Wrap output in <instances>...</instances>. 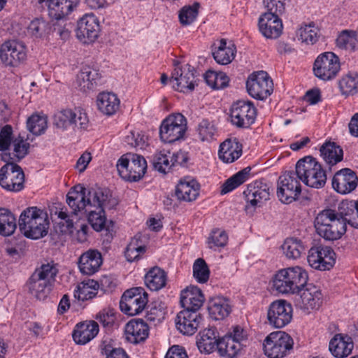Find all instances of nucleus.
<instances>
[{
  "mask_svg": "<svg viewBox=\"0 0 358 358\" xmlns=\"http://www.w3.org/2000/svg\"><path fill=\"white\" fill-rule=\"evenodd\" d=\"M307 259L309 265L315 269L329 270L336 263V253L329 246L317 245L309 250Z\"/></svg>",
  "mask_w": 358,
  "mask_h": 358,
  "instance_id": "nucleus-15",
  "label": "nucleus"
},
{
  "mask_svg": "<svg viewBox=\"0 0 358 358\" xmlns=\"http://www.w3.org/2000/svg\"><path fill=\"white\" fill-rule=\"evenodd\" d=\"M187 129V119L181 113L169 115L162 122L159 136L164 143H172L185 136Z\"/></svg>",
  "mask_w": 358,
  "mask_h": 358,
  "instance_id": "nucleus-9",
  "label": "nucleus"
},
{
  "mask_svg": "<svg viewBox=\"0 0 358 358\" xmlns=\"http://www.w3.org/2000/svg\"><path fill=\"white\" fill-rule=\"evenodd\" d=\"M99 283L94 280H88L78 284L74 291V297L80 301H86L96 296Z\"/></svg>",
  "mask_w": 358,
  "mask_h": 358,
  "instance_id": "nucleus-44",
  "label": "nucleus"
},
{
  "mask_svg": "<svg viewBox=\"0 0 358 358\" xmlns=\"http://www.w3.org/2000/svg\"><path fill=\"white\" fill-rule=\"evenodd\" d=\"M292 306L285 300L272 302L268 308L267 319L270 325L275 328H282L292 319Z\"/></svg>",
  "mask_w": 358,
  "mask_h": 358,
  "instance_id": "nucleus-14",
  "label": "nucleus"
},
{
  "mask_svg": "<svg viewBox=\"0 0 358 358\" xmlns=\"http://www.w3.org/2000/svg\"><path fill=\"white\" fill-rule=\"evenodd\" d=\"M24 173L19 165H14L8 173L6 166L0 169V186L8 192H17L24 187Z\"/></svg>",
  "mask_w": 358,
  "mask_h": 358,
  "instance_id": "nucleus-18",
  "label": "nucleus"
},
{
  "mask_svg": "<svg viewBox=\"0 0 358 358\" xmlns=\"http://www.w3.org/2000/svg\"><path fill=\"white\" fill-rule=\"evenodd\" d=\"M357 184L358 178L356 173L349 168L336 171L331 181L333 189L341 194L352 192L356 189Z\"/></svg>",
  "mask_w": 358,
  "mask_h": 358,
  "instance_id": "nucleus-21",
  "label": "nucleus"
},
{
  "mask_svg": "<svg viewBox=\"0 0 358 358\" xmlns=\"http://www.w3.org/2000/svg\"><path fill=\"white\" fill-rule=\"evenodd\" d=\"M292 337L284 331L271 333L263 343L264 354L269 358H282L293 348Z\"/></svg>",
  "mask_w": 358,
  "mask_h": 358,
  "instance_id": "nucleus-8",
  "label": "nucleus"
},
{
  "mask_svg": "<svg viewBox=\"0 0 358 358\" xmlns=\"http://www.w3.org/2000/svg\"><path fill=\"white\" fill-rule=\"evenodd\" d=\"M296 173L299 178L308 187L320 189L326 184V171L312 156H306L297 162Z\"/></svg>",
  "mask_w": 358,
  "mask_h": 358,
  "instance_id": "nucleus-5",
  "label": "nucleus"
},
{
  "mask_svg": "<svg viewBox=\"0 0 358 358\" xmlns=\"http://www.w3.org/2000/svg\"><path fill=\"white\" fill-rule=\"evenodd\" d=\"M147 137L143 134L137 133L136 134L134 131H131L129 135L125 138V142L130 145L131 147L139 148L143 149L146 145Z\"/></svg>",
  "mask_w": 358,
  "mask_h": 358,
  "instance_id": "nucleus-64",
  "label": "nucleus"
},
{
  "mask_svg": "<svg viewBox=\"0 0 358 358\" xmlns=\"http://www.w3.org/2000/svg\"><path fill=\"white\" fill-rule=\"evenodd\" d=\"M145 283L150 290L158 291L166 285V273L159 267H154L146 273Z\"/></svg>",
  "mask_w": 358,
  "mask_h": 358,
  "instance_id": "nucleus-40",
  "label": "nucleus"
},
{
  "mask_svg": "<svg viewBox=\"0 0 358 358\" xmlns=\"http://www.w3.org/2000/svg\"><path fill=\"white\" fill-rule=\"evenodd\" d=\"M231 123L239 128H248L254 123L256 108L251 101H238L230 110Z\"/></svg>",
  "mask_w": 358,
  "mask_h": 358,
  "instance_id": "nucleus-16",
  "label": "nucleus"
},
{
  "mask_svg": "<svg viewBox=\"0 0 358 358\" xmlns=\"http://www.w3.org/2000/svg\"><path fill=\"white\" fill-rule=\"evenodd\" d=\"M205 298L201 290L196 286H189L181 292L180 303L183 310L198 313Z\"/></svg>",
  "mask_w": 358,
  "mask_h": 358,
  "instance_id": "nucleus-26",
  "label": "nucleus"
},
{
  "mask_svg": "<svg viewBox=\"0 0 358 358\" xmlns=\"http://www.w3.org/2000/svg\"><path fill=\"white\" fill-rule=\"evenodd\" d=\"M99 30L96 17L93 14H86L78 22L76 36L84 43H89L98 37Z\"/></svg>",
  "mask_w": 358,
  "mask_h": 358,
  "instance_id": "nucleus-20",
  "label": "nucleus"
},
{
  "mask_svg": "<svg viewBox=\"0 0 358 358\" xmlns=\"http://www.w3.org/2000/svg\"><path fill=\"white\" fill-rule=\"evenodd\" d=\"M314 227L317 234L327 241L338 240L346 232L343 217L331 208L324 209L317 215Z\"/></svg>",
  "mask_w": 358,
  "mask_h": 358,
  "instance_id": "nucleus-4",
  "label": "nucleus"
},
{
  "mask_svg": "<svg viewBox=\"0 0 358 358\" xmlns=\"http://www.w3.org/2000/svg\"><path fill=\"white\" fill-rule=\"evenodd\" d=\"M320 155L324 161L331 167L343 159V150L334 142H326L320 148Z\"/></svg>",
  "mask_w": 358,
  "mask_h": 358,
  "instance_id": "nucleus-36",
  "label": "nucleus"
},
{
  "mask_svg": "<svg viewBox=\"0 0 358 358\" xmlns=\"http://www.w3.org/2000/svg\"><path fill=\"white\" fill-rule=\"evenodd\" d=\"M336 46L340 49L355 51L358 49V34L352 30H343L338 36Z\"/></svg>",
  "mask_w": 358,
  "mask_h": 358,
  "instance_id": "nucleus-45",
  "label": "nucleus"
},
{
  "mask_svg": "<svg viewBox=\"0 0 358 358\" xmlns=\"http://www.w3.org/2000/svg\"><path fill=\"white\" fill-rule=\"evenodd\" d=\"M301 180L296 170L285 172L278 179L277 196L284 203H290L297 199L301 192Z\"/></svg>",
  "mask_w": 358,
  "mask_h": 358,
  "instance_id": "nucleus-10",
  "label": "nucleus"
},
{
  "mask_svg": "<svg viewBox=\"0 0 358 358\" xmlns=\"http://www.w3.org/2000/svg\"><path fill=\"white\" fill-rule=\"evenodd\" d=\"M301 292L296 300L297 306L307 312L318 309L322 303V294L321 290L313 285H307Z\"/></svg>",
  "mask_w": 358,
  "mask_h": 358,
  "instance_id": "nucleus-23",
  "label": "nucleus"
},
{
  "mask_svg": "<svg viewBox=\"0 0 358 358\" xmlns=\"http://www.w3.org/2000/svg\"><path fill=\"white\" fill-rule=\"evenodd\" d=\"M57 273L54 264H43L32 273L28 282L29 292L38 300L45 299Z\"/></svg>",
  "mask_w": 358,
  "mask_h": 358,
  "instance_id": "nucleus-6",
  "label": "nucleus"
},
{
  "mask_svg": "<svg viewBox=\"0 0 358 358\" xmlns=\"http://www.w3.org/2000/svg\"><path fill=\"white\" fill-rule=\"evenodd\" d=\"M148 301V294L144 289L134 287L124 292L120 308L127 315H136L143 311Z\"/></svg>",
  "mask_w": 358,
  "mask_h": 358,
  "instance_id": "nucleus-12",
  "label": "nucleus"
},
{
  "mask_svg": "<svg viewBox=\"0 0 358 358\" xmlns=\"http://www.w3.org/2000/svg\"><path fill=\"white\" fill-rule=\"evenodd\" d=\"M284 255L290 259H297L306 250L303 242L296 238H287L282 245Z\"/></svg>",
  "mask_w": 358,
  "mask_h": 358,
  "instance_id": "nucleus-43",
  "label": "nucleus"
},
{
  "mask_svg": "<svg viewBox=\"0 0 358 358\" xmlns=\"http://www.w3.org/2000/svg\"><path fill=\"white\" fill-rule=\"evenodd\" d=\"M117 169L124 180L136 182L144 176L147 169V162L140 155L127 153L118 160Z\"/></svg>",
  "mask_w": 358,
  "mask_h": 358,
  "instance_id": "nucleus-7",
  "label": "nucleus"
},
{
  "mask_svg": "<svg viewBox=\"0 0 358 358\" xmlns=\"http://www.w3.org/2000/svg\"><path fill=\"white\" fill-rule=\"evenodd\" d=\"M99 332V325L95 321L80 322L76 326L73 338L77 344L85 345L94 338Z\"/></svg>",
  "mask_w": 358,
  "mask_h": 358,
  "instance_id": "nucleus-30",
  "label": "nucleus"
},
{
  "mask_svg": "<svg viewBox=\"0 0 358 358\" xmlns=\"http://www.w3.org/2000/svg\"><path fill=\"white\" fill-rule=\"evenodd\" d=\"M249 94L259 100L266 99L273 90V83L268 74L264 71L253 73L246 82Z\"/></svg>",
  "mask_w": 358,
  "mask_h": 358,
  "instance_id": "nucleus-13",
  "label": "nucleus"
},
{
  "mask_svg": "<svg viewBox=\"0 0 358 358\" xmlns=\"http://www.w3.org/2000/svg\"><path fill=\"white\" fill-rule=\"evenodd\" d=\"M17 227L16 218L8 209L0 208V235H12Z\"/></svg>",
  "mask_w": 358,
  "mask_h": 358,
  "instance_id": "nucleus-47",
  "label": "nucleus"
},
{
  "mask_svg": "<svg viewBox=\"0 0 358 358\" xmlns=\"http://www.w3.org/2000/svg\"><path fill=\"white\" fill-rule=\"evenodd\" d=\"M283 25L280 17L264 13L259 19L260 32L267 38H276L282 34Z\"/></svg>",
  "mask_w": 358,
  "mask_h": 358,
  "instance_id": "nucleus-27",
  "label": "nucleus"
},
{
  "mask_svg": "<svg viewBox=\"0 0 358 358\" xmlns=\"http://www.w3.org/2000/svg\"><path fill=\"white\" fill-rule=\"evenodd\" d=\"M102 264V257L97 250H89L79 258L78 267L80 272L85 275H92L98 271Z\"/></svg>",
  "mask_w": 358,
  "mask_h": 358,
  "instance_id": "nucleus-29",
  "label": "nucleus"
},
{
  "mask_svg": "<svg viewBox=\"0 0 358 358\" xmlns=\"http://www.w3.org/2000/svg\"><path fill=\"white\" fill-rule=\"evenodd\" d=\"M338 213L343 217L345 225L358 229V200H345L338 206Z\"/></svg>",
  "mask_w": 358,
  "mask_h": 358,
  "instance_id": "nucleus-34",
  "label": "nucleus"
},
{
  "mask_svg": "<svg viewBox=\"0 0 358 358\" xmlns=\"http://www.w3.org/2000/svg\"><path fill=\"white\" fill-rule=\"evenodd\" d=\"M228 242V236L224 231L219 229H213L207 241L208 248L215 250V248H224Z\"/></svg>",
  "mask_w": 358,
  "mask_h": 358,
  "instance_id": "nucleus-56",
  "label": "nucleus"
},
{
  "mask_svg": "<svg viewBox=\"0 0 358 358\" xmlns=\"http://www.w3.org/2000/svg\"><path fill=\"white\" fill-rule=\"evenodd\" d=\"M271 186L265 180L260 179L248 185L243 195L252 207H260L270 198Z\"/></svg>",
  "mask_w": 358,
  "mask_h": 358,
  "instance_id": "nucleus-19",
  "label": "nucleus"
},
{
  "mask_svg": "<svg viewBox=\"0 0 358 358\" xmlns=\"http://www.w3.org/2000/svg\"><path fill=\"white\" fill-rule=\"evenodd\" d=\"M297 36L299 40L308 45L315 44L319 38L316 28L311 26V24L301 27L297 31Z\"/></svg>",
  "mask_w": 358,
  "mask_h": 358,
  "instance_id": "nucleus-57",
  "label": "nucleus"
},
{
  "mask_svg": "<svg viewBox=\"0 0 358 358\" xmlns=\"http://www.w3.org/2000/svg\"><path fill=\"white\" fill-rule=\"evenodd\" d=\"M210 270L206 262L201 258L197 259L193 265V276L199 283H205L209 279Z\"/></svg>",
  "mask_w": 358,
  "mask_h": 358,
  "instance_id": "nucleus-53",
  "label": "nucleus"
},
{
  "mask_svg": "<svg viewBox=\"0 0 358 358\" xmlns=\"http://www.w3.org/2000/svg\"><path fill=\"white\" fill-rule=\"evenodd\" d=\"M203 320V317L199 313L182 310L177 315L176 326L182 334L192 336L197 331Z\"/></svg>",
  "mask_w": 358,
  "mask_h": 358,
  "instance_id": "nucleus-24",
  "label": "nucleus"
},
{
  "mask_svg": "<svg viewBox=\"0 0 358 358\" xmlns=\"http://www.w3.org/2000/svg\"><path fill=\"white\" fill-rule=\"evenodd\" d=\"M76 113L72 109H64L58 111L54 115V124L62 129H67L69 127L73 129Z\"/></svg>",
  "mask_w": 358,
  "mask_h": 358,
  "instance_id": "nucleus-50",
  "label": "nucleus"
},
{
  "mask_svg": "<svg viewBox=\"0 0 358 358\" xmlns=\"http://www.w3.org/2000/svg\"><path fill=\"white\" fill-rule=\"evenodd\" d=\"M20 231L27 238L39 239L48 234L50 226L48 213L36 207H28L18 220Z\"/></svg>",
  "mask_w": 358,
  "mask_h": 358,
  "instance_id": "nucleus-2",
  "label": "nucleus"
},
{
  "mask_svg": "<svg viewBox=\"0 0 358 358\" xmlns=\"http://www.w3.org/2000/svg\"><path fill=\"white\" fill-rule=\"evenodd\" d=\"M12 145L13 146V153L16 161H20L29 153L30 144L26 142L24 138L21 136L20 134L13 139Z\"/></svg>",
  "mask_w": 358,
  "mask_h": 358,
  "instance_id": "nucleus-58",
  "label": "nucleus"
},
{
  "mask_svg": "<svg viewBox=\"0 0 358 358\" xmlns=\"http://www.w3.org/2000/svg\"><path fill=\"white\" fill-rule=\"evenodd\" d=\"M208 310L211 318L219 320L227 317L231 313V308L227 300L217 297L211 299L208 301Z\"/></svg>",
  "mask_w": 358,
  "mask_h": 358,
  "instance_id": "nucleus-39",
  "label": "nucleus"
},
{
  "mask_svg": "<svg viewBox=\"0 0 358 358\" xmlns=\"http://www.w3.org/2000/svg\"><path fill=\"white\" fill-rule=\"evenodd\" d=\"M219 157L225 163H232L242 155V145L236 139H227L220 145Z\"/></svg>",
  "mask_w": 358,
  "mask_h": 358,
  "instance_id": "nucleus-33",
  "label": "nucleus"
},
{
  "mask_svg": "<svg viewBox=\"0 0 358 358\" xmlns=\"http://www.w3.org/2000/svg\"><path fill=\"white\" fill-rule=\"evenodd\" d=\"M340 69V59L332 52H325L320 54L317 56L313 64L315 76L324 81L334 78Z\"/></svg>",
  "mask_w": 358,
  "mask_h": 358,
  "instance_id": "nucleus-11",
  "label": "nucleus"
},
{
  "mask_svg": "<svg viewBox=\"0 0 358 358\" xmlns=\"http://www.w3.org/2000/svg\"><path fill=\"white\" fill-rule=\"evenodd\" d=\"M66 203L73 215L85 210L87 206L115 208L118 204L117 199L112 196L109 189L97 186L87 189L80 185L70 189L66 195Z\"/></svg>",
  "mask_w": 358,
  "mask_h": 358,
  "instance_id": "nucleus-1",
  "label": "nucleus"
},
{
  "mask_svg": "<svg viewBox=\"0 0 358 358\" xmlns=\"http://www.w3.org/2000/svg\"><path fill=\"white\" fill-rule=\"evenodd\" d=\"M285 1L286 0H264V3L267 9L265 13H271L279 17L285 11Z\"/></svg>",
  "mask_w": 358,
  "mask_h": 358,
  "instance_id": "nucleus-60",
  "label": "nucleus"
},
{
  "mask_svg": "<svg viewBox=\"0 0 358 358\" xmlns=\"http://www.w3.org/2000/svg\"><path fill=\"white\" fill-rule=\"evenodd\" d=\"M50 29L48 24L42 19L32 20L29 26V30L36 37H42Z\"/></svg>",
  "mask_w": 358,
  "mask_h": 358,
  "instance_id": "nucleus-62",
  "label": "nucleus"
},
{
  "mask_svg": "<svg viewBox=\"0 0 358 358\" xmlns=\"http://www.w3.org/2000/svg\"><path fill=\"white\" fill-rule=\"evenodd\" d=\"M199 3L195 2L192 6H185L179 12V20L182 25H189L196 18Z\"/></svg>",
  "mask_w": 358,
  "mask_h": 358,
  "instance_id": "nucleus-54",
  "label": "nucleus"
},
{
  "mask_svg": "<svg viewBox=\"0 0 358 358\" xmlns=\"http://www.w3.org/2000/svg\"><path fill=\"white\" fill-rule=\"evenodd\" d=\"M341 94L345 96L354 95L358 92V73H349L343 76L338 82Z\"/></svg>",
  "mask_w": 358,
  "mask_h": 358,
  "instance_id": "nucleus-48",
  "label": "nucleus"
},
{
  "mask_svg": "<svg viewBox=\"0 0 358 358\" xmlns=\"http://www.w3.org/2000/svg\"><path fill=\"white\" fill-rule=\"evenodd\" d=\"M170 156L162 152L156 153L152 159V165L155 170L166 173L172 166Z\"/></svg>",
  "mask_w": 358,
  "mask_h": 358,
  "instance_id": "nucleus-59",
  "label": "nucleus"
},
{
  "mask_svg": "<svg viewBox=\"0 0 358 358\" xmlns=\"http://www.w3.org/2000/svg\"><path fill=\"white\" fill-rule=\"evenodd\" d=\"M98 209V212L90 210L88 212V221L91 224L93 229L97 231H101L105 228L106 218L105 216L104 209L110 208L106 206H95Z\"/></svg>",
  "mask_w": 358,
  "mask_h": 358,
  "instance_id": "nucleus-52",
  "label": "nucleus"
},
{
  "mask_svg": "<svg viewBox=\"0 0 358 358\" xmlns=\"http://www.w3.org/2000/svg\"><path fill=\"white\" fill-rule=\"evenodd\" d=\"M141 236L136 234L128 244L124 255L128 262H132L140 259L141 254L145 252V246L142 245Z\"/></svg>",
  "mask_w": 358,
  "mask_h": 358,
  "instance_id": "nucleus-49",
  "label": "nucleus"
},
{
  "mask_svg": "<svg viewBox=\"0 0 358 358\" xmlns=\"http://www.w3.org/2000/svg\"><path fill=\"white\" fill-rule=\"evenodd\" d=\"M250 166H247L228 178L222 185V194H225L246 182L251 176Z\"/></svg>",
  "mask_w": 358,
  "mask_h": 358,
  "instance_id": "nucleus-41",
  "label": "nucleus"
},
{
  "mask_svg": "<svg viewBox=\"0 0 358 358\" xmlns=\"http://www.w3.org/2000/svg\"><path fill=\"white\" fill-rule=\"evenodd\" d=\"M196 131L201 141L210 142L214 139L217 128L213 122L203 119L198 124Z\"/></svg>",
  "mask_w": 358,
  "mask_h": 358,
  "instance_id": "nucleus-51",
  "label": "nucleus"
},
{
  "mask_svg": "<svg viewBox=\"0 0 358 358\" xmlns=\"http://www.w3.org/2000/svg\"><path fill=\"white\" fill-rule=\"evenodd\" d=\"M27 127L33 134L36 136L41 135L47 129L46 118L38 115H33L28 118Z\"/></svg>",
  "mask_w": 358,
  "mask_h": 358,
  "instance_id": "nucleus-55",
  "label": "nucleus"
},
{
  "mask_svg": "<svg viewBox=\"0 0 358 358\" xmlns=\"http://www.w3.org/2000/svg\"><path fill=\"white\" fill-rule=\"evenodd\" d=\"M148 326L143 320H132L125 326L127 339L134 344L144 341L148 336Z\"/></svg>",
  "mask_w": 358,
  "mask_h": 358,
  "instance_id": "nucleus-31",
  "label": "nucleus"
},
{
  "mask_svg": "<svg viewBox=\"0 0 358 358\" xmlns=\"http://www.w3.org/2000/svg\"><path fill=\"white\" fill-rule=\"evenodd\" d=\"M76 84L83 92L94 91L101 85V75L97 69L90 66H84L77 75Z\"/></svg>",
  "mask_w": 358,
  "mask_h": 358,
  "instance_id": "nucleus-25",
  "label": "nucleus"
},
{
  "mask_svg": "<svg viewBox=\"0 0 358 358\" xmlns=\"http://www.w3.org/2000/svg\"><path fill=\"white\" fill-rule=\"evenodd\" d=\"M27 58L24 45L16 41L4 42L0 48V59L6 65L17 66Z\"/></svg>",
  "mask_w": 358,
  "mask_h": 358,
  "instance_id": "nucleus-17",
  "label": "nucleus"
},
{
  "mask_svg": "<svg viewBox=\"0 0 358 358\" xmlns=\"http://www.w3.org/2000/svg\"><path fill=\"white\" fill-rule=\"evenodd\" d=\"M354 343L350 336L342 334H336L330 341L329 349L337 358L347 357L352 353Z\"/></svg>",
  "mask_w": 358,
  "mask_h": 358,
  "instance_id": "nucleus-28",
  "label": "nucleus"
},
{
  "mask_svg": "<svg viewBox=\"0 0 358 358\" xmlns=\"http://www.w3.org/2000/svg\"><path fill=\"white\" fill-rule=\"evenodd\" d=\"M96 319L103 327H111L116 319L115 310L112 308H106L100 311Z\"/></svg>",
  "mask_w": 358,
  "mask_h": 358,
  "instance_id": "nucleus-63",
  "label": "nucleus"
},
{
  "mask_svg": "<svg viewBox=\"0 0 358 358\" xmlns=\"http://www.w3.org/2000/svg\"><path fill=\"white\" fill-rule=\"evenodd\" d=\"M243 345L234 341L230 336L225 335L217 343V349L221 356L234 358Z\"/></svg>",
  "mask_w": 358,
  "mask_h": 358,
  "instance_id": "nucleus-46",
  "label": "nucleus"
},
{
  "mask_svg": "<svg viewBox=\"0 0 358 358\" xmlns=\"http://www.w3.org/2000/svg\"><path fill=\"white\" fill-rule=\"evenodd\" d=\"M217 342L214 328L205 329L197 336L196 345L201 352H212L215 348H217Z\"/></svg>",
  "mask_w": 358,
  "mask_h": 358,
  "instance_id": "nucleus-38",
  "label": "nucleus"
},
{
  "mask_svg": "<svg viewBox=\"0 0 358 358\" xmlns=\"http://www.w3.org/2000/svg\"><path fill=\"white\" fill-rule=\"evenodd\" d=\"M98 109L106 115L115 114L120 107V100L117 96L110 92L99 93L96 97Z\"/></svg>",
  "mask_w": 358,
  "mask_h": 358,
  "instance_id": "nucleus-37",
  "label": "nucleus"
},
{
  "mask_svg": "<svg viewBox=\"0 0 358 358\" xmlns=\"http://www.w3.org/2000/svg\"><path fill=\"white\" fill-rule=\"evenodd\" d=\"M175 194L180 201H193L199 194V185L194 180H181L176 187Z\"/></svg>",
  "mask_w": 358,
  "mask_h": 358,
  "instance_id": "nucleus-35",
  "label": "nucleus"
},
{
  "mask_svg": "<svg viewBox=\"0 0 358 358\" xmlns=\"http://www.w3.org/2000/svg\"><path fill=\"white\" fill-rule=\"evenodd\" d=\"M79 1L80 0H49V15L55 20H62L73 10Z\"/></svg>",
  "mask_w": 358,
  "mask_h": 358,
  "instance_id": "nucleus-32",
  "label": "nucleus"
},
{
  "mask_svg": "<svg viewBox=\"0 0 358 358\" xmlns=\"http://www.w3.org/2000/svg\"><path fill=\"white\" fill-rule=\"evenodd\" d=\"M307 272L300 266H292L279 270L272 278V288L278 294H294L306 285Z\"/></svg>",
  "mask_w": 358,
  "mask_h": 358,
  "instance_id": "nucleus-3",
  "label": "nucleus"
},
{
  "mask_svg": "<svg viewBox=\"0 0 358 358\" xmlns=\"http://www.w3.org/2000/svg\"><path fill=\"white\" fill-rule=\"evenodd\" d=\"M13 127L6 124L0 131V151H7L13 143Z\"/></svg>",
  "mask_w": 358,
  "mask_h": 358,
  "instance_id": "nucleus-61",
  "label": "nucleus"
},
{
  "mask_svg": "<svg viewBox=\"0 0 358 358\" xmlns=\"http://www.w3.org/2000/svg\"><path fill=\"white\" fill-rule=\"evenodd\" d=\"M196 73L195 69L189 64L176 69L171 78V81L176 82L173 88L180 92L193 90L196 82Z\"/></svg>",
  "mask_w": 358,
  "mask_h": 358,
  "instance_id": "nucleus-22",
  "label": "nucleus"
},
{
  "mask_svg": "<svg viewBox=\"0 0 358 358\" xmlns=\"http://www.w3.org/2000/svg\"><path fill=\"white\" fill-rule=\"evenodd\" d=\"M236 52V47L234 45L227 46L226 40L221 39L217 49L213 51V56L218 64L226 65L234 59Z\"/></svg>",
  "mask_w": 358,
  "mask_h": 358,
  "instance_id": "nucleus-42",
  "label": "nucleus"
}]
</instances>
